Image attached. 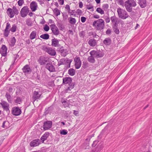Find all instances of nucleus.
<instances>
[{
  "mask_svg": "<svg viewBox=\"0 0 152 152\" xmlns=\"http://www.w3.org/2000/svg\"><path fill=\"white\" fill-rule=\"evenodd\" d=\"M79 7L80 8H82L83 7V4L82 1L79 2Z\"/></svg>",
  "mask_w": 152,
  "mask_h": 152,
  "instance_id": "nucleus-61",
  "label": "nucleus"
},
{
  "mask_svg": "<svg viewBox=\"0 0 152 152\" xmlns=\"http://www.w3.org/2000/svg\"><path fill=\"white\" fill-rule=\"evenodd\" d=\"M117 3L119 5L124 6V0H116Z\"/></svg>",
  "mask_w": 152,
  "mask_h": 152,
  "instance_id": "nucleus-44",
  "label": "nucleus"
},
{
  "mask_svg": "<svg viewBox=\"0 0 152 152\" xmlns=\"http://www.w3.org/2000/svg\"><path fill=\"white\" fill-rule=\"evenodd\" d=\"M7 13L10 18H12L15 15L18 14L19 11L15 7L13 6L12 9L9 8L7 10Z\"/></svg>",
  "mask_w": 152,
  "mask_h": 152,
  "instance_id": "nucleus-3",
  "label": "nucleus"
},
{
  "mask_svg": "<svg viewBox=\"0 0 152 152\" xmlns=\"http://www.w3.org/2000/svg\"><path fill=\"white\" fill-rule=\"evenodd\" d=\"M94 56L91 55V56H89L88 58V60L90 63H94L95 61L94 58Z\"/></svg>",
  "mask_w": 152,
  "mask_h": 152,
  "instance_id": "nucleus-31",
  "label": "nucleus"
},
{
  "mask_svg": "<svg viewBox=\"0 0 152 152\" xmlns=\"http://www.w3.org/2000/svg\"><path fill=\"white\" fill-rule=\"evenodd\" d=\"M99 142L98 140H95L94 141L92 145V146L93 147H95L96 145Z\"/></svg>",
  "mask_w": 152,
  "mask_h": 152,
  "instance_id": "nucleus-53",
  "label": "nucleus"
},
{
  "mask_svg": "<svg viewBox=\"0 0 152 152\" xmlns=\"http://www.w3.org/2000/svg\"><path fill=\"white\" fill-rule=\"evenodd\" d=\"M107 131V128L106 127H105L102 131L101 132L100 134L99 135L98 137V138L99 140H100L101 138L102 135L104 134L105 132H107L106 131Z\"/></svg>",
  "mask_w": 152,
  "mask_h": 152,
  "instance_id": "nucleus-28",
  "label": "nucleus"
},
{
  "mask_svg": "<svg viewBox=\"0 0 152 152\" xmlns=\"http://www.w3.org/2000/svg\"><path fill=\"white\" fill-rule=\"evenodd\" d=\"M72 62V61L70 59H67L66 60L65 59H61L58 62V65L60 66L62 65H64L66 63L69 65V67H70V64Z\"/></svg>",
  "mask_w": 152,
  "mask_h": 152,
  "instance_id": "nucleus-15",
  "label": "nucleus"
},
{
  "mask_svg": "<svg viewBox=\"0 0 152 152\" xmlns=\"http://www.w3.org/2000/svg\"><path fill=\"white\" fill-rule=\"evenodd\" d=\"M21 110L18 107H15L12 108V114L15 116H18L21 114Z\"/></svg>",
  "mask_w": 152,
  "mask_h": 152,
  "instance_id": "nucleus-14",
  "label": "nucleus"
},
{
  "mask_svg": "<svg viewBox=\"0 0 152 152\" xmlns=\"http://www.w3.org/2000/svg\"><path fill=\"white\" fill-rule=\"evenodd\" d=\"M51 45L54 47H57L60 46L58 40L56 39L53 38L51 40Z\"/></svg>",
  "mask_w": 152,
  "mask_h": 152,
  "instance_id": "nucleus-23",
  "label": "nucleus"
},
{
  "mask_svg": "<svg viewBox=\"0 0 152 152\" xmlns=\"http://www.w3.org/2000/svg\"><path fill=\"white\" fill-rule=\"evenodd\" d=\"M26 24L29 26H31L33 25L32 21L29 19L26 20Z\"/></svg>",
  "mask_w": 152,
  "mask_h": 152,
  "instance_id": "nucleus-41",
  "label": "nucleus"
},
{
  "mask_svg": "<svg viewBox=\"0 0 152 152\" xmlns=\"http://www.w3.org/2000/svg\"><path fill=\"white\" fill-rule=\"evenodd\" d=\"M53 12L54 14L56 16L59 15L60 14L59 10L57 8H56L53 10Z\"/></svg>",
  "mask_w": 152,
  "mask_h": 152,
  "instance_id": "nucleus-40",
  "label": "nucleus"
},
{
  "mask_svg": "<svg viewBox=\"0 0 152 152\" xmlns=\"http://www.w3.org/2000/svg\"><path fill=\"white\" fill-rule=\"evenodd\" d=\"M57 51L63 57L66 56L68 53V51L67 49H64L63 46L58 48Z\"/></svg>",
  "mask_w": 152,
  "mask_h": 152,
  "instance_id": "nucleus-7",
  "label": "nucleus"
},
{
  "mask_svg": "<svg viewBox=\"0 0 152 152\" xmlns=\"http://www.w3.org/2000/svg\"><path fill=\"white\" fill-rule=\"evenodd\" d=\"M59 4L61 5H63L64 3V0H58Z\"/></svg>",
  "mask_w": 152,
  "mask_h": 152,
  "instance_id": "nucleus-62",
  "label": "nucleus"
},
{
  "mask_svg": "<svg viewBox=\"0 0 152 152\" xmlns=\"http://www.w3.org/2000/svg\"><path fill=\"white\" fill-rule=\"evenodd\" d=\"M108 5L107 4H105L103 5L102 7L104 10H106L108 7Z\"/></svg>",
  "mask_w": 152,
  "mask_h": 152,
  "instance_id": "nucleus-55",
  "label": "nucleus"
},
{
  "mask_svg": "<svg viewBox=\"0 0 152 152\" xmlns=\"http://www.w3.org/2000/svg\"><path fill=\"white\" fill-rule=\"evenodd\" d=\"M105 20L107 23H108L110 22V19L109 18L107 17L105 19Z\"/></svg>",
  "mask_w": 152,
  "mask_h": 152,
  "instance_id": "nucleus-64",
  "label": "nucleus"
},
{
  "mask_svg": "<svg viewBox=\"0 0 152 152\" xmlns=\"http://www.w3.org/2000/svg\"><path fill=\"white\" fill-rule=\"evenodd\" d=\"M42 50L47 52L48 54L52 56H54L56 55V52L55 50L51 48L43 47Z\"/></svg>",
  "mask_w": 152,
  "mask_h": 152,
  "instance_id": "nucleus-5",
  "label": "nucleus"
},
{
  "mask_svg": "<svg viewBox=\"0 0 152 152\" xmlns=\"http://www.w3.org/2000/svg\"><path fill=\"white\" fill-rule=\"evenodd\" d=\"M68 73L70 75L73 76L75 74V71L74 69L71 68L68 70Z\"/></svg>",
  "mask_w": 152,
  "mask_h": 152,
  "instance_id": "nucleus-33",
  "label": "nucleus"
},
{
  "mask_svg": "<svg viewBox=\"0 0 152 152\" xmlns=\"http://www.w3.org/2000/svg\"><path fill=\"white\" fill-rule=\"evenodd\" d=\"M111 31L110 29H108L106 31V33L107 34L110 35L111 33Z\"/></svg>",
  "mask_w": 152,
  "mask_h": 152,
  "instance_id": "nucleus-57",
  "label": "nucleus"
},
{
  "mask_svg": "<svg viewBox=\"0 0 152 152\" xmlns=\"http://www.w3.org/2000/svg\"><path fill=\"white\" fill-rule=\"evenodd\" d=\"M52 122L50 121H47L45 122L43 124V128L44 130L49 129L52 127Z\"/></svg>",
  "mask_w": 152,
  "mask_h": 152,
  "instance_id": "nucleus-12",
  "label": "nucleus"
},
{
  "mask_svg": "<svg viewBox=\"0 0 152 152\" xmlns=\"http://www.w3.org/2000/svg\"><path fill=\"white\" fill-rule=\"evenodd\" d=\"M23 72L25 75L29 74L31 72V70L30 67L28 65H26L22 69Z\"/></svg>",
  "mask_w": 152,
  "mask_h": 152,
  "instance_id": "nucleus-17",
  "label": "nucleus"
},
{
  "mask_svg": "<svg viewBox=\"0 0 152 152\" xmlns=\"http://www.w3.org/2000/svg\"><path fill=\"white\" fill-rule=\"evenodd\" d=\"M96 11L101 15L103 14L104 13V10L100 7L97 8L96 10Z\"/></svg>",
  "mask_w": 152,
  "mask_h": 152,
  "instance_id": "nucleus-45",
  "label": "nucleus"
},
{
  "mask_svg": "<svg viewBox=\"0 0 152 152\" xmlns=\"http://www.w3.org/2000/svg\"><path fill=\"white\" fill-rule=\"evenodd\" d=\"M111 42V40L109 38H106L103 41V43L106 45H110Z\"/></svg>",
  "mask_w": 152,
  "mask_h": 152,
  "instance_id": "nucleus-32",
  "label": "nucleus"
},
{
  "mask_svg": "<svg viewBox=\"0 0 152 152\" xmlns=\"http://www.w3.org/2000/svg\"><path fill=\"white\" fill-rule=\"evenodd\" d=\"M29 11V8L27 6H24L21 9L20 14L21 16L23 18L26 17Z\"/></svg>",
  "mask_w": 152,
  "mask_h": 152,
  "instance_id": "nucleus-8",
  "label": "nucleus"
},
{
  "mask_svg": "<svg viewBox=\"0 0 152 152\" xmlns=\"http://www.w3.org/2000/svg\"><path fill=\"white\" fill-rule=\"evenodd\" d=\"M49 29L50 28L49 26L47 25H45L44 28V30L46 31H48Z\"/></svg>",
  "mask_w": 152,
  "mask_h": 152,
  "instance_id": "nucleus-52",
  "label": "nucleus"
},
{
  "mask_svg": "<svg viewBox=\"0 0 152 152\" xmlns=\"http://www.w3.org/2000/svg\"><path fill=\"white\" fill-rule=\"evenodd\" d=\"M5 96L9 102L11 103L12 97L10 94L8 93H7L5 94Z\"/></svg>",
  "mask_w": 152,
  "mask_h": 152,
  "instance_id": "nucleus-34",
  "label": "nucleus"
},
{
  "mask_svg": "<svg viewBox=\"0 0 152 152\" xmlns=\"http://www.w3.org/2000/svg\"><path fill=\"white\" fill-rule=\"evenodd\" d=\"M49 135V133L48 132H45L41 137L40 139L42 142L46 140Z\"/></svg>",
  "mask_w": 152,
  "mask_h": 152,
  "instance_id": "nucleus-27",
  "label": "nucleus"
},
{
  "mask_svg": "<svg viewBox=\"0 0 152 152\" xmlns=\"http://www.w3.org/2000/svg\"><path fill=\"white\" fill-rule=\"evenodd\" d=\"M94 18L96 19H99L100 18V16L99 15H94L93 16Z\"/></svg>",
  "mask_w": 152,
  "mask_h": 152,
  "instance_id": "nucleus-63",
  "label": "nucleus"
},
{
  "mask_svg": "<svg viewBox=\"0 0 152 152\" xmlns=\"http://www.w3.org/2000/svg\"><path fill=\"white\" fill-rule=\"evenodd\" d=\"M37 3L34 1H32L30 4V7L33 12L35 11L37 9Z\"/></svg>",
  "mask_w": 152,
  "mask_h": 152,
  "instance_id": "nucleus-24",
  "label": "nucleus"
},
{
  "mask_svg": "<svg viewBox=\"0 0 152 152\" xmlns=\"http://www.w3.org/2000/svg\"><path fill=\"white\" fill-rule=\"evenodd\" d=\"M69 22L72 24H75L76 22V20L75 18H70Z\"/></svg>",
  "mask_w": 152,
  "mask_h": 152,
  "instance_id": "nucleus-43",
  "label": "nucleus"
},
{
  "mask_svg": "<svg viewBox=\"0 0 152 152\" xmlns=\"http://www.w3.org/2000/svg\"><path fill=\"white\" fill-rule=\"evenodd\" d=\"M85 32L83 31H81L79 33V36L80 37L83 38L85 34Z\"/></svg>",
  "mask_w": 152,
  "mask_h": 152,
  "instance_id": "nucleus-49",
  "label": "nucleus"
},
{
  "mask_svg": "<svg viewBox=\"0 0 152 152\" xmlns=\"http://www.w3.org/2000/svg\"><path fill=\"white\" fill-rule=\"evenodd\" d=\"M65 8L68 10V12H69L70 11V7L69 5L67 4L65 6Z\"/></svg>",
  "mask_w": 152,
  "mask_h": 152,
  "instance_id": "nucleus-58",
  "label": "nucleus"
},
{
  "mask_svg": "<svg viewBox=\"0 0 152 152\" xmlns=\"http://www.w3.org/2000/svg\"><path fill=\"white\" fill-rule=\"evenodd\" d=\"M69 86L66 89V90L68 91L70 90L71 89L73 88L74 87V85L73 84H71V85H69Z\"/></svg>",
  "mask_w": 152,
  "mask_h": 152,
  "instance_id": "nucleus-48",
  "label": "nucleus"
},
{
  "mask_svg": "<svg viewBox=\"0 0 152 152\" xmlns=\"http://www.w3.org/2000/svg\"><path fill=\"white\" fill-rule=\"evenodd\" d=\"M104 21L102 19L94 21L93 23V26L97 30H102L104 28Z\"/></svg>",
  "mask_w": 152,
  "mask_h": 152,
  "instance_id": "nucleus-1",
  "label": "nucleus"
},
{
  "mask_svg": "<svg viewBox=\"0 0 152 152\" xmlns=\"http://www.w3.org/2000/svg\"><path fill=\"white\" fill-rule=\"evenodd\" d=\"M113 29L115 33L117 34H118L119 33V29L118 28L116 25H114L113 26Z\"/></svg>",
  "mask_w": 152,
  "mask_h": 152,
  "instance_id": "nucleus-39",
  "label": "nucleus"
},
{
  "mask_svg": "<svg viewBox=\"0 0 152 152\" xmlns=\"http://www.w3.org/2000/svg\"><path fill=\"white\" fill-rule=\"evenodd\" d=\"M9 122L7 121H5L3 122L2 127L4 128L7 129L9 127Z\"/></svg>",
  "mask_w": 152,
  "mask_h": 152,
  "instance_id": "nucleus-35",
  "label": "nucleus"
},
{
  "mask_svg": "<svg viewBox=\"0 0 152 152\" xmlns=\"http://www.w3.org/2000/svg\"><path fill=\"white\" fill-rule=\"evenodd\" d=\"M40 142L39 139H35L31 141L30 143L31 147H34L38 146L40 144Z\"/></svg>",
  "mask_w": 152,
  "mask_h": 152,
  "instance_id": "nucleus-20",
  "label": "nucleus"
},
{
  "mask_svg": "<svg viewBox=\"0 0 152 152\" xmlns=\"http://www.w3.org/2000/svg\"><path fill=\"white\" fill-rule=\"evenodd\" d=\"M40 38L45 39H48L49 38V35L48 34H45L41 35L40 36Z\"/></svg>",
  "mask_w": 152,
  "mask_h": 152,
  "instance_id": "nucleus-37",
  "label": "nucleus"
},
{
  "mask_svg": "<svg viewBox=\"0 0 152 152\" xmlns=\"http://www.w3.org/2000/svg\"><path fill=\"white\" fill-rule=\"evenodd\" d=\"M41 95L42 94L40 91H34L32 95V100L34 102H35L36 100L40 99Z\"/></svg>",
  "mask_w": 152,
  "mask_h": 152,
  "instance_id": "nucleus-6",
  "label": "nucleus"
},
{
  "mask_svg": "<svg viewBox=\"0 0 152 152\" xmlns=\"http://www.w3.org/2000/svg\"><path fill=\"white\" fill-rule=\"evenodd\" d=\"M89 34H90V35H91L93 36L94 37H95L96 36H97L96 34V33H94L93 32H89Z\"/></svg>",
  "mask_w": 152,
  "mask_h": 152,
  "instance_id": "nucleus-54",
  "label": "nucleus"
},
{
  "mask_svg": "<svg viewBox=\"0 0 152 152\" xmlns=\"http://www.w3.org/2000/svg\"><path fill=\"white\" fill-rule=\"evenodd\" d=\"M23 0H19L18 1V4L19 6H21L24 3Z\"/></svg>",
  "mask_w": 152,
  "mask_h": 152,
  "instance_id": "nucleus-50",
  "label": "nucleus"
},
{
  "mask_svg": "<svg viewBox=\"0 0 152 152\" xmlns=\"http://www.w3.org/2000/svg\"><path fill=\"white\" fill-rule=\"evenodd\" d=\"M62 103L63 105L65 106H67L68 105V103L66 102V101L65 100H64V101L62 102Z\"/></svg>",
  "mask_w": 152,
  "mask_h": 152,
  "instance_id": "nucleus-60",
  "label": "nucleus"
},
{
  "mask_svg": "<svg viewBox=\"0 0 152 152\" xmlns=\"http://www.w3.org/2000/svg\"><path fill=\"white\" fill-rule=\"evenodd\" d=\"M89 45L91 47H94L97 44L96 40L94 39H89L88 41Z\"/></svg>",
  "mask_w": 152,
  "mask_h": 152,
  "instance_id": "nucleus-25",
  "label": "nucleus"
},
{
  "mask_svg": "<svg viewBox=\"0 0 152 152\" xmlns=\"http://www.w3.org/2000/svg\"><path fill=\"white\" fill-rule=\"evenodd\" d=\"M138 3L140 7L142 8H144L147 6L146 0H139Z\"/></svg>",
  "mask_w": 152,
  "mask_h": 152,
  "instance_id": "nucleus-26",
  "label": "nucleus"
},
{
  "mask_svg": "<svg viewBox=\"0 0 152 152\" xmlns=\"http://www.w3.org/2000/svg\"><path fill=\"white\" fill-rule=\"evenodd\" d=\"M46 68L50 72H54L55 71L54 66L50 63L47 64Z\"/></svg>",
  "mask_w": 152,
  "mask_h": 152,
  "instance_id": "nucleus-21",
  "label": "nucleus"
},
{
  "mask_svg": "<svg viewBox=\"0 0 152 152\" xmlns=\"http://www.w3.org/2000/svg\"><path fill=\"white\" fill-rule=\"evenodd\" d=\"M50 27L52 33L54 35H57L59 34V31L55 24H51L50 26Z\"/></svg>",
  "mask_w": 152,
  "mask_h": 152,
  "instance_id": "nucleus-9",
  "label": "nucleus"
},
{
  "mask_svg": "<svg viewBox=\"0 0 152 152\" xmlns=\"http://www.w3.org/2000/svg\"><path fill=\"white\" fill-rule=\"evenodd\" d=\"M117 12L119 17L122 19H125L129 17L126 10L123 9L119 8L117 9Z\"/></svg>",
  "mask_w": 152,
  "mask_h": 152,
  "instance_id": "nucleus-4",
  "label": "nucleus"
},
{
  "mask_svg": "<svg viewBox=\"0 0 152 152\" xmlns=\"http://www.w3.org/2000/svg\"><path fill=\"white\" fill-rule=\"evenodd\" d=\"M17 26L15 24L12 25V27L10 29V30L12 32H14L16 31Z\"/></svg>",
  "mask_w": 152,
  "mask_h": 152,
  "instance_id": "nucleus-42",
  "label": "nucleus"
},
{
  "mask_svg": "<svg viewBox=\"0 0 152 152\" xmlns=\"http://www.w3.org/2000/svg\"><path fill=\"white\" fill-rule=\"evenodd\" d=\"M0 104L2 105L4 110L7 112L9 111V104L5 101H2L1 103Z\"/></svg>",
  "mask_w": 152,
  "mask_h": 152,
  "instance_id": "nucleus-22",
  "label": "nucleus"
},
{
  "mask_svg": "<svg viewBox=\"0 0 152 152\" xmlns=\"http://www.w3.org/2000/svg\"><path fill=\"white\" fill-rule=\"evenodd\" d=\"M102 148V146L98 145L96 148L95 149L92 150V152H99Z\"/></svg>",
  "mask_w": 152,
  "mask_h": 152,
  "instance_id": "nucleus-29",
  "label": "nucleus"
},
{
  "mask_svg": "<svg viewBox=\"0 0 152 152\" xmlns=\"http://www.w3.org/2000/svg\"><path fill=\"white\" fill-rule=\"evenodd\" d=\"M67 131L65 129H63L60 130V134L61 135H65L67 134Z\"/></svg>",
  "mask_w": 152,
  "mask_h": 152,
  "instance_id": "nucleus-46",
  "label": "nucleus"
},
{
  "mask_svg": "<svg viewBox=\"0 0 152 152\" xmlns=\"http://www.w3.org/2000/svg\"><path fill=\"white\" fill-rule=\"evenodd\" d=\"M48 58L43 56H40L38 60L39 63L42 65L48 63Z\"/></svg>",
  "mask_w": 152,
  "mask_h": 152,
  "instance_id": "nucleus-13",
  "label": "nucleus"
},
{
  "mask_svg": "<svg viewBox=\"0 0 152 152\" xmlns=\"http://www.w3.org/2000/svg\"><path fill=\"white\" fill-rule=\"evenodd\" d=\"M37 35V32L36 31H32L30 35V38L32 40L36 38Z\"/></svg>",
  "mask_w": 152,
  "mask_h": 152,
  "instance_id": "nucleus-30",
  "label": "nucleus"
},
{
  "mask_svg": "<svg viewBox=\"0 0 152 152\" xmlns=\"http://www.w3.org/2000/svg\"><path fill=\"white\" fill-rule=\"evenodd\" d=\"M111 20L112 22L113 23H114V25H116L117 22V18H116L115 16H113L111 17Z\"/></svg>",
  "mask_w": 152,
  "mask_h": 152,
  "instance_id": "nucleus-36",
  "label": "nucleus"
},
{
  "mask_svg": "<svg viewBox=\"0 0 152 152\" xmlns=\"http://www.w3.org/2000/svg\"><path fill=\"white\" fill-rule=\"evenodd\" d=\"M136 5V2L134 0H128L125 2L124 6L129 12H131L132 11V7H135Z\"/></svg>",
  "mask_w": 152,
  "mask_h": 152,
  "instance_id": "nucleus-2",
  "label": "nucleus"
},
{
  "mask_svg": "<svg viewBox=\"0 0 152 152\" xmlns=\"http://www.w3.org/2000/svg\"><path fill=\"white\" fill-rule=\"evenodd\" d=\"M74 61L75 63V66L76 69L80 68L81 64V62L80 57L76 56L74 58Z\"/></svg>",
  "mask_w": 152,
  "mask_h": 152,
  "instance_id": "nucleus-11",
  "label": "nucleus"
},
{
  "mask_svg": "<svg viewBox=\"0 0 152 152\" xmlns=\"http://www.w3.org/2000/svg\"><path fill=\"white\" fill-rule=\"evenodd\" d=\"M10 24L8 22L6 24V28L4 31V34L5 37H7L10 33V30H9V28L10 27Z\"/></svg>",
  "mask_w": 152,
  "mask_h": 152,
  "instance_id": "nucleus-18",
  "label": "nucleus"
},
{
  "mask_svg": "<svg viewBox=\"0 0 152 152\" xmlns=\"http://www.w3.org/2000/svg\"><path fill=\"white\" fill-rule=\"evenodd\" d=\"M72 79L70 77H66L63 79V83L64 84H68L69 85L73 84L72 83Z\"/></svg>",
  "mask_w": 152,
  "mask_h": 152,
  "instance_id": "nucleus-16",
  "label": "nucleus"
},
{
  "mask_svg": "<svg viewBox=\"0 0 152 152\" xmlns=\"http://www.w3.org/2000/svg\"><path fill=\"white\" fill-rule=\"evenodd\" d=\"M86 18L84 17H81V20L82 23L85 22L86 20Z\"/></svg>",
  "mask_w": 152,
  "mask_h": 152,
  "instance_id": "nucleus-56",
  "label": "nucleus"
},
{
  "mask_svg": "<svg viewBox=\"0 0 152 152\" xmlns=\"http://www.w3.org/2000/svg\"><path fill=\"white\" fill-rule=\"evenodd\" d=\"M76 13H77V14L79 15H80L82 14V12L81 10L78 9L76 10Z\"/></svg>",
  "mask_w": 152,
  "mask_h": 152,
  "instance_id": "nucleus-51",
  "label": "nucleus"
},
{
  "mask_svg": "<svg viewBox=\"0 0 152 152\" xmlns=\"http://www.w3.org/2000/svg\"><path fill=\"white\" fill-rule=\"evenodd\" d=\"M90 54L91 55H92L95 57L99 58L102 57L103 56L104 54L100 51H96L94 50L91 51Z\"/></svg>",
  "mask_w": 152,
  "mask_h": 152,
  "instance_id": "nucleus-10",
  "label": "nucleus"
},
{
  "mask_svg": "<svg viewBox=\"0 0 152 152\" xmlns=\"http://www.w3.org/2000/svg\"><path fill=\"white\" fill-rule=\"evenodd\" d=\"M1 49L2 56L5 57L7 55V48L5 45H3Z\"/></svg>",
  "mask_w": 152,
  "mask_h": 152,
  "instance_id": "nucleus-19",
  "label": "nucleus"
},
{
  "mask_svg": "<svg viewBox=\"0 0 152 152\" xmlns=\"http://www.w3.org/2000/svg\"><path fill=\"white\" fill-rule=\"evenodd\" d=\"M16 42V39L14 37H13L11 39L10 41V45L11 47H13L15 45Z\"/></svg>",
  "mask_w": 152,
  "mask_h": 152,
  "instance_id": "nucleus-38",
  "label": "nucleus"
},
{
  "mask_svg": "<svg viewBox=\"0 0 152 152\" xmlns=\"http://www.w3.org/2000/svg\"><path fill=\"white\" fill-rule=\"evenodd\" d=\"M21 102V99L19 97H17L16 99L15 100V102L18 104H20Z\"/></svg>",
  "mask_w": 152,
  "mask_h": 152,
  "instance_id": "nucleus-47",
  "label": "nucleus"
},
{
  "mask_svg": "<svg viewBox=\"0 0 152 152\" xmlns=\"http://www.w3.org/2000/svg\"><path fill=\"white\" fill-rule=\"evenodd\" d=\"M93 8V6L91 5H88L87 6V8L88 10H90Z\"/></svg>",
  "mask_w": 152,
  "mask_h": 152,
  "instance_id": "nucleus-59",
  "label": "nucleus"
}]
</instances>
